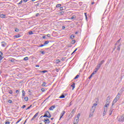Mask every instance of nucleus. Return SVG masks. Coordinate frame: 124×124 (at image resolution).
Segmentation results:
<instances>
[{"label":"nucleus","instance_id":"393cba45","mask_svg":"<svg viewBox=\"0 0 124 124\" xmlns=\"http://www.w3.org/2000/svg\"><path fill=\"white\" fill-rule=\"evenodd\" d=\"M93 115V112H91L90 115H89V118H92Z\"/></svg>","mask_w":124,"mask_h":124},{"label":"nucleus","instance_id":"9b49d317","mask_svg":"<svg viewBox=\"0 0 124 124\" xmlns=\"http://www.w3.org/2000/svg\"><path fill=\"white\" fill-rule=\"evenodd\" d=\"M44 122L45 124H50V120L48 118L45 119Z\"/></svg>","mask_w":124,"mask_h":124},{"label":"nucleus","instance_id":"4468645a","mask_svg":"<svg viewBox=\"0 0 124 124\" xmlns=\"http://www.w3.org/2000/svg\"><path fill=\"white\" fill-rule=\"evenodd\" d=\"M95 110V107H93L91 108V112H93V113H94V111Z\"/></svg>","mask_w":124,"mask_h":124},{"label":"nucleus","instance_id":"79ce46f5","mask_svg":"<svg viewBox=\"0 0 124 124\" xmlns=\"http://www.w3.org/2000/svg\"><path fill=\"white\" fill-rule=\"evenodd\" d=\"M46 82H44L43 83L42 86H44V87H46Z\"/></svg>","mask_w":124,"mask_h":124},{"label":"nucleus","instance_id":"4c0bfd02","mask_svg":"<svg viewBox=\"0 0 124 124\" xmlns=\"http://www.w3.org/2000/svg\"><path fill=\"white\" fill-rule=\"evenodd\" d=\"M32 107V105H31L27 108H26V110H29V109H30V108H31Z\"/></svg>","mask_w":124,"mask_h":124},{"label":"nucleus","instance_id":"de8ad7c7","mask_svg":"<svg viewBox=\"0 0 124 124\" xmlns=\"http://www.w3.org/2000/svg\"><path fill=\"white\" fill-rule=\"evenodd\" d=\"M22 3H23V0H21L20 1V2H19V3H18V4L20 5V4H22Z\"/></svg>","mask_w":124,"mask_h":124},{"label":"nucleus","instance_id":"13d9d810","mask_svg":"<svg viewBox=\"0 0 124 124\" xmlns=\"http://www.w3.org/2000/svg\"><path fill=\"white\" fill-rule=\"evenodd\" d=\"M60 10H63V8L62 7H60Z\"/></svg>","mask_w":124,"mask_h":124},{"label":"nucleus","instance_id":"6e6552de","mask_svg":"<svg viewBox=\"0 0 124 124\" xmlns=\"http://www.w3.org/2000/svg\"><path fill=\"white\" fill-rule=\"evenodd\" d=\"M124 87H123L120 89L119 92L118 93L120 95H122V94H123V93H124Z\"/></svg>","mask_w":124,"mask_h":124},{"label":"nucleus","instance_id":"0e129e2a","mask_svg":"<svg viewBox=\"0 0 124 124\" xmlns=\"http://www.w3.org/2000/svg\"><path fill=\"white\" fill-rule=\"evenodd\" d=\"M5 124H10L9 122H6Z\"/></svg>","mask_w":124,"mask_h":124},{"label":"nucleus","instance_id":"2eb2a0df","mask_svg":"<svg viewBox=\"0 0 124 124\" xmlns=\"http://www.w3.org/2000/svg\"><path fill=\"white\" fill-rule=\"evenodd\" d=\"M108 107H109V106H104V111H106L107 112V109H108Z\"/></svg>","mask_w":124,"mask_h":124},{"label":"nucleus","instance_id":"bf43d9fd","mask_svg":"<svg viewBox=\"0 0 124 124\" xmlns=\"http://www.w3.org/2000/svg\"><path fill=\"white\" fill-rule=\"evenodd\" d=\"M92 77H93V75H91L90 76V77L88 78L91 79V78H92Z\"/></svg>","mask_w":124,"mask_h":124},{"label":"nucleus","instance_id":"b1692460","mask_svg":"<svg viewBox=\"0 0 124 124\" xmlns=\"http://www.w3.org/2000/svg\"><path fill=\"white\" fill-rule=\"evenodd\" d=\"M64 97H65V96L63 94H62L59 97V98H64Z\"/></svg>","mask_w":124,"mask_h":124},{"label":"nucleus","instance_id":"e2e57ef3","mask_svg":"<svg viewBox=\"0 0 124 124\" xmlns=\"http://www.w3.org/2000/svg\"><path fill=\"white\" fill-rule=\"evenodd\" d=\"M72 104V102H71L70 103V104H69V107L71 106Z\"/></svg>","mask_w":124,"mask_h":124},{"label":"nucleus","instance_id":"a18cd8bd","mask_svg":"<svg viewBox=\"0 0 124 124\" xmlns=\"http://www.w3.org/2000/svg\"><path fill=\"white\" fill-rule=\"evenodd\" d=\"M9 93H10V94H12L13 92H12V90H10L9 91Z\"/></svg>","mask_w":124,"mask_h":124},{"label":"nucleus","instance_id":"6ab92c4d","mask_svg":"<svg viewBox=\"0 0 124 124\" xmlns=\"http://www.w3.org/2000/svg\"><path fill=\"white\" fill-rule=\"evenodd\" d=\"M15 61H16V60H15V59H9V62H13V63L15 62Z\"/></svg>","mask_w":124,"mask_h":124},{"label":"nucleus","instance_id":"0eeeda50","mask_svg":"<svg viewBox=\"0 0 124 124\" xmlns=\"http://www.w3.org/2000/svg\"><path fill=\"white\" fill-rule=\"evenodd\" d=\"M75 112H76V109H73L71 111L70 115H71V118H72L74 116V114H75Z\"/></svg>","mask_w":124,"mask_h":124},{"label":"nucleus","instance_id":"5fc2aeb1","mask_svg":"<svg viewBox=\"0 0 124 124\" xmlns=\"http://www.w3.org/2000/svg\"><path fill=\"white\" fill-rule=\"evenodd\" d=\"M96 73H95V71H94L93 73H92V74H91V75H92V76H93V75H94V74H95Z\"/></svg>","mask_w":124,"mask_h":124},{"label":"nucleus","instance_id":"aec40b11","mask_svg":"<svg viewBox=\"0 0 124 124\" xmlns=\"http://www.w3.org/2000/svg\"><path fill=\"white\" fill-rule=\"evenodd\" d=\"M71 87H72V88H73L72 90H74V89L75 88V83L73 82V84H72L71 85Z\"/></svg>","mask_w":124,"mask_h":124},{"label":"nucleus","instance_id":"9d476101","mask_svg":"<svg viewBox=\"0 0 124 124\" xmlns=\"http://www.w3.org/2000/svg\"><path fill=\"white\" fill-rule=\"evenodd\" d=\"M64 114H65V111L64 110H63L60 115V118L59 119V121H61V119H62V118L63 117V115H64Z\"/></svg>","mask_w":124,"mask_h":124},{"label":"nucleus","instance_id":"680f3d73","mask_svg":"<svg viewBox=\"0 0 124 124\" xmlns=\"http://www.w3.org/2000/svg\"><path fill=\"white\" fill-rule=\"evenodd\" d=\"M121 39L120 38L119 40H118L117 42V43H119V42L121 41Z\"/></svg>","mask_w":124,"mask_h":124},{"label":"nucleus","instance_id":"f257e3e1","mask_svg":"<svg viewBox=\"0 0 124 124\" xmlns=\"http://www.w3.org/2000/svg\"><path fill=\"white\" fill-rule=\"evenodd\" d=\"M104 62H105V61L102 60V61H101L100 62H99L98 63V65H97V66L96 67V68H95V73H96V72H97V71H98L99 68H100V67H101V65H102V64H103Z\"/></svg>","mask_w":124,"mask_h":124},{"label":"nucleus","instance_id":"5701e85b","mask_svg":"<svg viewBox=\"0 0 124 124\" xmlns=\"http://www.w3.org/2000/svg\"><path fill=\"white\" fill-rule=\"evenodd\" d=\"M49 44V41H46L45 42V43H44V45L45 46H46V44Z\"/></svg>","mask_w":124,"mask_h":124},{"label":"nucleus","instance_id":"338daca9","mask_svg":"<svg viewBox=\"0 0 124 124\" xmlns=\"http://www.w3.org/2000/svg\"><path fill=\"white\" fill-rule=\"evenodd\" d=\"M16 93H19V90H16Z\"/></svg>","mask_w":124,"mask_h":124},{"label":"nucleus","instance_id":"774afa93","mask_svg":"<svg viewBox=\"0 0 124 124\" xmlns=\"http://www.w3.org/2000/svg\"><path fill=\"white\" fill-rule=\"evenodd\" d=\"M64 29H65V26H62V29L64 30Z\"/></svg>","mask_w":124,"mask_h":124},{"label":"nucleus","instance_id":"3c124183","mask_svg":"<svg viewBox=\"0 0 124 124\" xmlns=\"http://www.w3.org/2000/svg\"><path fill=\"white\" fill-rule=\"evenodd\" d=\"M29 34H33V32L32 31L29 32Z\"/></svg>","mask_w":124,"mask_h":124},{"label":"nucleus","instance_id":"412c9836","mask_svg":"<svg viewBox=\"0 0 124 124\" xmlns=\"http://www.w3.org/2000/svg\"><path fill=\"white\" fill-rule=\"evenodd\" d=\"M6 16V15H3V14L0 15V18H5Z\"/></svg>","mask_w":124,"mask_h":124},{"label":"nucleus","instance_id":"7ed1b4c3","mask_svg":"<svg viewBox=\"0 0 124 124\" xmlns=\"http://www.w3.org/2000/svg\"><path fill=\"white\" fill-rule=\"evenodd\" d=\"M110 103V97L108 96L106 101L105 106H109V104Z\"/></svg>","mask_w":124,"mask_h":124},{"label":"nucleus","instance_id":"7c9ffc66","mask_svg":"<svg viewBox=\"0 0 124 124\" xmlns=\"http://www.w3.org/2000/svg\"><path fill=\"white\" fill-rule=\"evenodd\" d=\"M107 111L104 110L103 113V117H104V116H106V113H107Z\"/></svg>","mask_w":124,"mask_h":124},{"label":"nucleus","instance_id":"49530a36","mask_svg":"<svg viewBox=\"0 0 124 124\" xmlns=\"http://www.w3.org/2000/svg\"><path fill=\"white\" fill-rule=\"evenodd\" d=\"M78 122H79V119H77L76 120V124H78Z\"/></svg>","mask_w":124,"mask_h":124},{"label":"nucleus","instance_id":"37998d69","mask_svg":"<svg viewBox=\"0 0 124 124\" xmlns=\"http://www.w3.org/2000/svg\"><path fill=\"white\" fill-rule=\"evenodd\" d=\"M22 120V119H19L17 122L16 123V124H18V123H20V121Z\"/></svg>","mask_w":124,"mask_h":124},{"label":"nucleus","instance_id":"f8f14e48","mask_svg":"<svg viewBox=\"0 0 124 124\" xmlns=\"http://www.w3.org/2000/svg\"><path fill=\"white\" fill-rule=\"evenodd\" d=\"M1 43L2 47H5L6 45H7V44H6V43H5V42L4 41L2 42Z\"/></svg>","mask_w":124,"mask_h":124},{"label":"nucleus","instance_id":"dca6fc26","mask_svg":"<svg viewBox=\"0 0 124 124\" xmlns=\"http://www.w3.org/2000/svg\"><path fill=\"white\" fill-rule=\"evenodd\" d=\"M55 108H56V106H52L50 107L49 110H50V111H53V109H55Z\"/></svg>","mask_w":124,"mask_h":124},{"label":"nucleus","instance_id":"f3484780","mask_svg":"<svg viewBox=\"0 0 124 124\" xmlns=\"http://www.w3.org/2000/svg\"><path fill=\"white\" fill-rule=\"evenodd\" d=\"M122 45V44L120 43L118 46H117V51H120L121 50V46Z\"/></svg>","mask_w":124,"mask_h":124},{"label":"nucleus","instance_id":"c85d7f7f","mask_svg":"<svg viewBox=\"0 0 124 124\" xmlns=\"http://www.w3.org/2000/svg\"><path fill=\"white\" fill-rule=\"evenodd\" d=\"M71 19L72 20H73L74 19H76V16H73L71 17Z\"/></svg>","mask_w":124,"mask_h":124},{"label":"nucleus","instance_id":"c9c22d12","mask_svg":"<svg viewBox=\"0 0 124 124\" xmlns=\"http://www.w3.org/2000/svg\"><path fill=\"white\" fill-rule=\"evenodd\" d=\"M24 61H28L29 60V57H26L24 58Z\"/></svg>","mask_w":124,"mask_h":124},{"label":"nucleus","instance_id":"6e6d98bb","mask_svg":"<svg viewBox=\"0 0 124 124\" xmlns=\"http://www.w3.org/2000/svg\"><path fill=\"white\" fill-rule=\"evenodd\" d=\"M41 91L42 92H45V89L44 88H42Z\"/></svg>","mask_w":124,"mask_h":124},{"label":"nucleus","instance_id":"a878e982","mask_svg":"<svg viewBox=\"0 0 124 124\" xmlns=\"http://www.w3.org/2000/svg\"><path fill=\"white\" fill-rule=\"evenodd\" d=\"M45 113L46 114L47 116H50V115H51L48 111H46Z\"/></svg>","mask_w":124,"mask_h":124},{"label":"nucleus","instance_id":"a211bd4d","mask_svg":"<svg viewBox=\"0 0 124 124\" xmlns=\"http://www.w3.org/2000/svg\"><path fill=\"white\" fill-rule=\"evenodd\" d=\"M22 98H24V96H25V94H26V92H25V91L22 90Z\"/></svg>","mask_w":124,"mask_h":124},{"label":"nucleus","instance_id":"a19ab883","mask_svg":"<svg viewBox=\"0 0 124 124\" xmlns=\"http://www.w3.org/2000/svg\"><path fill=\"white\" fill-rule=\"evenodd\" d=\"M56 61H57L56 63H60V62H61V60H57Z\"/></svg>","mask_w":124,"mask_h":124},{"label":"nucleus","instance_id":"ea45409f","mask_svg":"<svg viewBox=\"0 0 124 124\" xmlns=\"http://www.w3.org/2000/svg\"><path fill=\"white\" fill-rule=\"evenodd\" d=\"M80 116H81V114L80 113H78V114L77 115V118L79 119Z\"/></svg>","mask_w":124,"mask_h":124},{"label":"nucleus","instance_id":"72a5a7b5","mask_svg":"<svg viewBox=\"0 0 124 124\" xmlns=\"http://www.w3.org/2000/svg\"><path fill=\"white\" fill-rule=\"evenodd\" d=\"M74 37H75V36H74V34H72V35H71V36H70V38H71V39H73V38H74Z\"/></svg>","mask_w":124,"mask_h":124},{"label":"nucleus","instance_id":"20e7f679","mask_svg":"<svg viewBox=\"0 0 124 124\" xmlns=\"http://www.w3.org/2000/svg\"><path fill=\"white\" fill-rule=\"evenodd\" d=\"M119 122H124V115L120 116L118 117Z\"/></svg>","mask_w":124,"mask_h":124},{"label":"nucleus","instance_id":"e433bc0d","mask_svg":"<svg viewBox=\"0 0 124 124\" xmlns=\"http://www.w3.org/2000/svg\"><path fill=\"white\" fill-rule=\"evenodd\" d=\"M97 106V104H96V103H94V104H93V107H95V108H96V107Z\"/></svg>","mask_w":124,"mask_h":124},{"label":"nucleus","instance_id":"cd10ccee","mask_svg":"<svg viewBox=\"0 0 124 124\" xmlns=\"http://www.w3.org/2000/svg\"><path fill=\"white\" fill-rule=\"evenodd\" d=\"M40 73H46V72H48V71L47 70H44L40 72Z\"/></svg>","mask_w":124,"mask_h":124},{"label":"nucleus","instance_id":"c03bdc74","mask_svg":"<svg viewBox=\"0 0 124 124\" xmlns=\"http://www.w3.org/2000/svg\"><path fill=\"white\" fill-rule=\"evenodd\" d=\"M77 51V48H76V49L72 52V55H73L75 52Z\"/></svg>","mask_w":124,"mask_h":124},{"label":"nucleus","instance_id":"8fccbe9b","mask_svg":"<svg viewBox=\"0 0 124 124\" xmlns=\"http://www.w3.org/2000/svg\"><path fill=\"white\" fill-rule=\"evenodd\" d=\"M8 103H12V100H9L8 101Z\"/></svg>","mask_w":124,"mask_h":124},{"label":"nucleus","instance_id":"69168bd1","mask_svg":"<svg viewBox=\"0 0 124 124\" xmlns=\"http://www.w3.org/2000/svg\"><path fill=\"white\" fill-rule=\"evenodd\" d=\"M38 16H39V13H37V14L36 15V17H38Z\"/></svg>","mask_w":124,"mask_h":124},{"label":"nucleus","instance_id":"2f4dec72","mask_svg":"<svg viewBox=\"0 0 124 124\" xmlns=\"http://www.w3.org/2000/svg\"><path fill=\"white\" fill-rule=\"evenodd\" d=\"M40 53L41 54H42V55H45V51H40Z\"/></svg>","mask_w":124,"mask_h":124},{"label":"nucleus","instance_id":"ddd939ff","mask_svg":"<svg viewBox=\"0 0 124 124\" xmlns=\"http://www.w3.org/2000/svg\"><path fill=\"white\" fill-rule=\"evenodd\" d=\"M51 116L49 114V115H47V113H45L44 115L43 116L44 118H51Z\"/></svg>","mask_w":124,"mask_h":124},{"label":"nucleus","instance_id":"58836bf2","mask_svg":"<svg viewBox=\"0 0 124 124\" xmlns=\"http://www.w3.org/2000/svg\"><path fill=\"white\" fill-rule=\"evenodd\" d=\"M61 6H62V4H58L57 5H56V7H61Z\"/></svg>","mask_w":124,"mask_h":124},{"label":"nucleus","instance_id":"423d86ee","mask_svg":"<svg viewBox=\"0 0 124 124\" xmlns=\"http://www.w3.org/2000/svg\"><path fill=\"white\" fill-rule=\"evenodd\" d=\"M3 54H2V52L1 51H0V62H2V59H3Z\"/></svg>","mask_w":124,"mask_h":124},{"label":"nucleus","instance_id":"473e14b6","mask_svg":"<svg viewBox=\"0 0 124 124\" xmlns=\"http://www.w3.org/2000/svg\"><path fill=\"white\" fill-rule=\"evenodd\" d=\"M75 42H76V41H75V40H72L71 43V44H75Z\"/></svg>","mask_w":124,"mask_h":124},{"label":"nucleus","instance_id":"1a4fd4ad","mask_svg":"<svg viewBox=\"0 0 124 124\" xmlns=\"http://www.w3.org/2000/svg\"><path fill=\"white\" fill-rule=\"evenodd\" d=\"M39 113V112H37L34 116L32 118V119H31V121H33V120H34L37 117V116H38V114Z\"/></svg>","mask_w":124,"mask_h":124},{"label":"nucleus","instance_id":"052dcab7","mask_svg":"<svg viewBox=\"0 0 124 124\" xmlns=\"http://www.w3.org/2000/svg\"><path fill=\"white\" fill-rule=\"evenodd\" d=\"M46 35H47V37H51V34H48Z\"/></svg>","mask_w":124,"mask_h":124},{"label":"nucleus","instance_id":"f704fd0d","mask_svg":"<svg viewBox=\"0 0 124 124\" xmlns=\"http://www.w3.org/2000/svg\"><path fill=\"white\" fill-rule=\"evenodd\" d=\"M25 101H28L29 100V98L28 97H25L24 98Z\"/></svg>","mask_w":124,"mask_h":124},{"label":"nucleus","instance_id":"603ef678","mask_svg":"<svg viewBox=\"0 0 124 124\" xmlns=\"http://www.w3.org/2000/svg\"><path fill=\"white\" fill-rule=\"evenodd\" d=\"M87 13H85V18H86V20H87L88 19V16H87Z\"/></svg>","mask_w":124,"mask_h":124},{"label":"nucleus","instance_id":"bb28decb","mask_svg":"<svg viewBox=\"0 0 124 124\" xmlns=\"http://www.w3.org/2000/svg\"><path fill=\"white\" fill-rule=\"evenodd\" d=\"M15 31L16 32H19V31H20V30L18 28H15Z\"/></svg>","mask_w":124,"mask_h":124},{"label":"nucleus","instance_id":"09e8293b","mask_svg":"<svg viewBox=\"0 0 124 124\" xmlns=\"http://www.w3.org/2000/svg\"><path fill=\"white\" fill-rule=\"evenodd\" d=\"M64 14V12L63 11H61L60 12V14H61V15H63Z\"/></svg>","mask_w":124,"mask_h":124},{"label":"nucleus","instance_id":"39448f33","mask_svg":"<svg viewBox=\"0 0 124 124\" xmlns=\"http://www.w3.org/2000/svg\"><path fill=\"white\" fill-rule=\"evenodd\" d=\"M113 111H114V109H113V106L112 105L111 107L109 108V110L108 111V114L109 115V116H111V115H112V113H113Z\"/></svg>","mask_w":124,"mask_h":124},{"label":"nucleus","instance_id":"4be33fe9","mask_svg":"<svg viewBox=\"0 0 124 124\" xmlns=\"http://www.w3.org/2000/svg\"><path fill=\"white\" fill-rule=\"evenodd\" d=\"M14 37H16V38H19V37H21V35L17 34L14 36Z\"/></svg>","mask_w":124,"mask_h":124},{"label":"nucleus","instance_id":"4d7b16f0","mask_svg":"<svg viewBox=\"0 0 124 124\" xmlns=\"http://www.w3.org/2000/svg\"><path fill=\"white\" fill-rule=\"evenodd\" d=\"M43 46H45L44 45V44L41 45L40 46H39V47H43Z\"/></svg>","mask_w":124,"mask_h":124},{"label":"nucleus","instance_id":"864d4df0","mask_svg":"<svg viewBox=\"0 0 124 124\" xmlns=\"http://www.w3.org/2000/svg\"><path fill=\"white\" fill-rule=\"evenodd\" d=\"M21 108H22V109H24V108H26V105H24Z\"/></svg>","mask_w":124,"mask_h":124},{"label":"nucleus","instance_id":"c756f323","mask_svg":"<svg viewBox=\"0 0 124 124\" xmlns=\"http://www.w3.org/2000/svg\"><path fill=\"white\" fill-rule=\"evenodd\" d=\"M79 75H77L75 78H74V80H76V79H78L79 78Z\"/></svg>","mask_w":124,"mask_h":124},{"label":"nucleus","instance_id":"f03ea898","mask_svg":"<svg viewBox=\"0 0 124 124\" xmlns=\"http://www.w3.org/2000/svg\"><path fill=\"white\" fill-rule=\"evenodd\" d=\"M121 95H120V94H117V96H116V97L115 98V99H114V100L112 102V106H114V105L117 103V101H118V100H119L120 99V97H121Z\"/></svg>","mask_w":124,"mask_h":124}]
</instances>
